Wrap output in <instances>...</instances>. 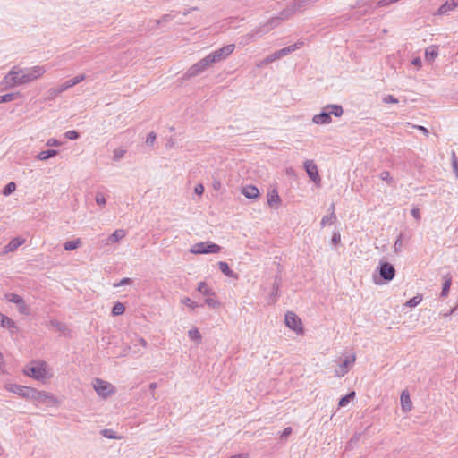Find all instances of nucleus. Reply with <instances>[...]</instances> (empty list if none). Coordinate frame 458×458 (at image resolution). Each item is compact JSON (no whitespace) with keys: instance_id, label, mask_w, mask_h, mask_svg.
Masks as SVG:
<instances>
[{"instance_id":"f257e3e1","label":"nucleus","mask_w":458,"mask_h":458,"mask_svg":"<svg viewBox=\"0 0 458 458\" xmlns=\"http://www.w3.org/2000/svg\"><path fill=\"white\" fill-rule=\"evenodd\" d=\"M46 72L45 66L40 65L24 69L13 66L4 76L3 85L4 88H13L18 85L26 84L41 77Z\"/></svg>"},{"instance_id":"f03ea898","label":"nucleus","mask_w":458,"mask_h":458,"mask_svg":"<svg viewBox=\"0 0 458 458\" xmlns=\"http://www.w3.org/2000/svg\"><path fill=\"white\" fill-rule=\"evenodd\" d=\"M344 110L340 105H327L320 114H316L312 118V122L316 124H328L332 122L331 115L340 117L343 115Z\"/></svg>"},{"instance_id":"7ed1b4c3","label":"nucleus","mask_w":458,"mask_h":458,"mask_svg":"<svg viewBox=\"0 0 458 458\" xmlns=\"http://www.w3.org/2000/svg\"><path fill=\"white\" fill-rule=\"evenodd\" d=\"M281 20L278 16L271 18L267 23L260 25L251 32L248 33L243 37V43L248 44L250 41L254 40L257 38L267 33L271 30L276 28L281 23Z\"/></svg>"},{"instance_id":"20e7f679","label":"nucleus","mask_w":458,"mask_h":458,"mask_svg":"<svg viewBox=\"0 0 458 458\" xmlns=\"http://www.w3.org/2000/svg\"><path fill=\"white\" fill-rule=\"evenodd\" d=\"M84 80H85V75L84 74H80V75H77V76H75L74 78H72L71 80H68L67 81H65L64 83L59 85L56 88H51L47 91V94H48L47 98H48V99H55L58 95H60L61 93L64 92L68 89L77 85L78 83L83 81Z\"/></svg>"},{"instance_id":"39448f33","label":"nucleus","mask_w":458,"mask_h":458,"mask_svg":"<svg viewBox=\"0 0 458 458\" xmlns=\"http://www.w3.org/2000/svg\"><path fill=\"white\" fill-rule=\"evenodd\" d=\"M221 250V247L214 243L212 242H199L195 244H193L191 249L190 252L192 254H216L218 253Z\"/></svg>"},{"instance_id":"423d86ee","label":"nucleus","mask_w":458,"mask_h":458,"mask_svg":"<svg viewBox=\"0 0 458 458\" xmlns=\"http://www.w3.org/2000/svg\"><path fill=\"white\" fill-rule=\"evenodd\" d=\"M211 66L210 61L208 56L200 59L199 62L191 65L187 72L184 73V79H190L192 77H196L200 73L204 72L208 67Z\"/></svg>"},{"instance_id":"0eeeda50","label":"nucleus","mask_w":458,"mask_h":458,"mask_svg":"<svg viewBox=\"0 0 458 458\" xmlns=\"http://www.w3.org/2000/svg\"><path fill=\"white\" fill-rule=\"evenodd\" d=\"M235 45L234 44H229L227 46H225L219 49H216L208 55V58L210 61L211 65L214 64H216L222 60H225L227 58L234 50Z\"/></svg>"},{"instance_id":"6e6552de","label":"nucleus","mask_w":458,"mask_h":458,"mask_svg":"<svg viewBox=\"0 0 458 458\" xmlns=\"http://www.w3.org/2000/svg\"><path fill=\"white\" fill-rule=\"evenodd\" d=\"M235 45L234 44H229L227 46H225L219 49H216L208 55V58L210 61L211 65L214 64H216L222 60H225L227 58L234 50Z\"/></svg>"},{"instance_id":"1a4fd4ad","label":"nucleus","mask_w":458,"mask_h":458,"mask_svg":"<svg viewBox=\"0 0 458 458\" xmlns=\"http://www.w3.org/2000/svg\"><path fill=\"white\" fill-rule=\"evenodd\" d=\"M235 45L234 44H229L227 46H225L219 49H216L208 55V58L210 61L211 65L214 64H216L222 60H225L227 58L234 50Z\"/></svg>"},{"instance_id":"9d476101","label":"nucleus","mask_w":458,"mask_h":458,"mask_svg":"<svg viewBox=\"0 0 458 458\" xmlns=\"http://www.w3.org/2000/svg\"><path fill=\"white\" fill-rule=\"evenodd\" d=\"M5 388L11 392L18 394L19 396L30 400L33 396V394L35 393V388H31L29 386H21V385H16V384H10L6 385Z\"/></svg>"},{"instance_id":"9b49d317","label":"nucleus","mask_w":458,"mask_h":458,"mask_svg":"<svg viewBox=\"0 0 458 458\" xmlns=\"http://www.w3.org/2000/svg\"><path fill=\"white\" fill-rule=\"evenodd\" d=\"M4 298L8 301L16 304L21 314L28 315L30 313V309L21 296L13 293H5Z\"/></svg>"},{"instance_id":"f8f14e48","label":"nucleus","mask_w":458,"mask_h":458,"mask_svg":"<svg viewBox=\"0 0 458 458\" xmlns=\"http://www.w3.org/2000/svg\"><path fill=\"white\" fill-rule=\"evenodd\" d=\"M93 386L98 394L104 398L109 396L114 392V386L110 383L100 378L95 379Z\"/></svg>"},{"instance_id":"ddd939ff","label":"nucleus","mask_w":458,"mask_h":458,"mask_svg":"<svg viewBox=\"0 0 458 458\" xmlns=\"http://www.w3.org/2000/svg\"><path fill=\"white\" fill-rule=\"evenodd\" d=\"M377 269L381 278L386 282L391 281L395 276V268L389 262L380 261Z\"/></svg>"},{"instance_id":"4468645a","label":"nucleus","mask_w":458,"mask_h":458,"mask_svg":"<svg viewBox=\"0 0 458 458\" xmlns=\"http://www.w3.org/2000/svg\"><path fill=\"white\" fill-rule=\"evenodd\" d=\"M284 321L285 325L292 330L295 331L296 333L302 332L301 320L293 312H287L285 314Z\"/></svg>"},{"instance_id":"2eb2a0df","label":"nucleus","mask_w":458,"mask_h":458,"mask_svg":"<svg viewBox=\"0 0 458 458\" xmlns=\"http://www.w3.org/2000/svg\"><path fill=\"white\" fill-rule=\"evenodd\" d=\"M35 393L33 394L34 397H31L30 400L36 401L39 404L54 405L56 403V400L52 394L37 389H35Z\"/></svg>"},{"instance_id":"dca6fc26","label":"nucleus","mask_w":458,"mask_h":458,"mask_svg":"<svg viewBox=\"0 0 458 458\" xmlns=\"http://www.w3.org/2000/svg\"><path fill=\"white\" fill-rule=\"evenodd\" d=\"M304 168L308 176L313 182L318 183L320 182L318 167L312 160H306L304 162Z\"/></svg>"},{"instance_id":"f3484780","label":"nucleus","mask_w":458,"mask_h":458,"mask_svg":"<svg viewBox=\"0 0 458 458\" xmlns=\"http://www.w3.org/2000/svg\"><path fill=\"white\" fill-rule=\"evenodd\" d=\"M355 362V356L346 357L339 367L335 370V375L338 377H344L349 371V369Z\"/></svg>"},{"instance_id":"a211bd4d","label":"nucleus","mask_w":458,"mask_h":458,"mask_svg":"<svg viewBox=\"0 0 458 458\" xmlns=\"http://www.w3.org/2000/svg\"><path fill=\"white\" fill-rule=\"evenodd\" d=\"M456 7H458V0H447L438 8V10L437 11V14H446L449 12L454 11Z\"/></svg>"},{"instance_id":"6ab92c4d","label":"nucleus","mask_w":458,"mask_h":458,"mask_svg":"<svg viewBox=\"0 0 458 458\" xmlns=\"http://www.w3.org/2000/svg\"><path fill=\"white\" fill-rule=\"evenodd\" d=\"M126 233L125 231L123 229H117L115 230L112 234H110L106 239V245H111L118 242L120 240L123 239L125 237Z\"/></svg>"},{"instance_id":"aec40b11","label":"nucleus","mask_w":458,"mask_h":458,"mask_svg":"<svg viewBox=\"0 0 458 458\" xmlns=\"http://www.w3.org/2000/svg\"><path fill=\"white\" fill-rule=\"evenodd\" d=\"M27 375L35 378L41 379L45 377V369L42 365L32 366L26 371Z\"/></svg>"},{"instance_id":"412c9836","label":"nucleus","mask_w":458,"mask_h":458,"mask_svg":"<svg viewBox=\"0 0 458 458\" xmlns=\"http://www.w3.org/2000/svg\"><path fill=\"white\" fill-rule=\"evenodd\" d=\"M242 193L247 198V199H257L259 196V191L256 186L253 185H247L242 188Z\"/></svg>"},{"instance_id":"4be33fe9","label":"nucleus","mask_w":458,"mask_h":458,"mask_svg":"<svg viewBox=\"0 0 458 458\" xmlns=\"http://www.w3.org/2000/svg\"><path fill=\"white\" fill-rule=\"evenodd\" d=\"M267 204L271 208H276L277 205L281 202V198L276 189H273L267 193Z\"/></svg>"},{"instance_id":"5701e85b","label":"nucleus","mask_w":458,"mask_h":458,"mask_svg":"<svg viewBox=\"0 0 458 458\" xmlns=\"http://www.w3.org/2000/svg\"><path fill=\"white\" fill-rule=\"evenodd\" d=\"M401 406L403 411H410L412 408V403L410 394L407 391H403L401 394Z\"/></svg>"},{"instance_id":"b1692460","label":"nucleus","mask_w":458,"mask_h":458,"mask_svg":"<svg viewBox=\"0 0 458 458\" xmlns=\"http://www.w3.org/2000/svg\"><path fill=\"white\" fill-rule=\"evenodd\" d=\"M302 45H303V42L298 41L295 44H293V45L284 47L280 50H277L278 55L280 56V58H282L283 56H285V55L294 52L295 50L299 49Z\"/></svg>"},{"instance_id":"393cba45","label":"nucleus","mask_w":458,"mask_h":458,"mask_svg":"<svg viewBox=\"0 0 458 458\" xmlns=\"http://www.w3.org/2000/svg\"><path fill=\"white\" fill-rule=\"evenodd\" d=\"M0 325L3 327L8 328L10 330L17 328L15 322L13 319H11L9 317L4 315L1 312H0Z\"/></svg>"},{"instance_id":"a878e982","label":"nucleus","mask_w":458,"mask_h":458,"mask_svg":"<svg viewBox=\"0 0 458 458\" xmlns=\"http://www.w3.org/2000/svg\"><path fill=\"white\" fill-rule=\"evenodd\" d=\"M217 266L221 272L228 277L237 278V275L229 267L228 264L225 261H219Z\"/></svg>"},{"instance_id":"bb28decb","label":"nucleus","mask_w":458,"mask_h":458,"mask_svg":"<svg viewBox=\"0 0 458 458\" xmlns=\"http://www.w3.org/2000/svg\"><path fill=\"white\" fill-rule=\"evenodd\" d=\"M438 55V48L437 46H430L425 50V58L427 61H433Z\"/></svg>"},{"instance_id":"cd10ccee","label":"nucleus","mask_w":458,"mask_h":458,"mask_svg":"<svg viewBox=\"0 0 458 458\" xmlns=\"http://www.w3.org/2000/svg\"><path fill=\"white\" fill-rule=\"evenodd\" d=\"M25 240L21 238H13L6 246L5 250L6 251H14L17 250L21 245L24 243Z\"/></svg>"},{"instance_id":"c85d7f7f","label":"nucleus","mask_w":458,"mask_h":458,"mask_svg":"<svg viewBox=\"0 0 458 458\" xmlns=\"http://www.w3.org/2000/svg\"><path fill=\"white\" fill-rule=\"evenodd\" d=\"M58 154V150L55 149H48V150H43L39 152L37 156V158L38 160H47L48 158L54 157Z\"/></svg>"},{"instance_id":"c756f323","label":"nucleus","mask_w":458,"mask_h":458,"mask_svg":"<svg viewBox=\"0 0 458 458\" xmlns=\"http://www.w3.org/2000/svg\"><path fill=\"white\" fill-rule=\"evenodd\" d=\"M452 284V277L449 275L445 276V282L443 284L442 291L440 293L441 297H445L450 290V286Z\"/></svg>"},{"instance_id":"7c9ffc66","label":"nucleus","mask_w":458,"mask_h":458,"mask_svg":"<svg viewBox=\"0 0 458 458\" xmlns=\"http://www.w3.org/2000/svg\"><path fill=\"white\" fill-rule=\"evenodd\" d=\"M296 11H293V6L291 4L287 8L284 9L278 15L279 19L283 21L288 20Z\"/></svg>"},{"instance_id":"2f4dec72","label":"nucleus","mask_w":458,"mask_h":458,"mask_svg":"<svg viewBox=\"0 0 458 458\" xmlns=\"http://www.w3.org/2000/svg\"><path fill=\"white\" fill-rule=\"evenodd\" d=\"M49 326L52 327V328H55L56 331H59V332H62V333H64L66 330H67V327L65 324L56 320V319H52L49 321Z\"/></svg>"},{"instance_id":"473e14b6","label":"nucleus","mask_w":458,"mask_h":458,"mask_svg":"<svg viewBox=\"0 0 458 458\" xmlns=\"http://www.w3.org/2000/svg\"><path fill=\"white\" fill-rule=\"evenodd\" d=\"M354 397L355 392H350L349 394L340 398L338 405L340 407H345L350 403V401L352 400Z\"/></svg>"},{"instance_id":"72a5a7b5","label":"nucleus","mask_w":458,"mask_h":458,"mask_svg":"<svg viewBox=\"0 0 458 458\" xmlns=\"http://www.w3.org/2000/svg\"><path fill=\"white\" fill-rule=\"evenodd\" d=\"M197 290L206 296L213 294L212 290L208 286V284L205 282H199L198 284Z\"/></svg>"},{"instance_id":"f704fd0d","label":"nucleus","mask_w":458,"mask_h":458,"mask_svg":"<svg viewBox=\"0 0 458 458\" xmlns=\"http://www.w3.org/2000/svg\"><path fill=\"white\" fill-rule=\"evenodd\" d=\"M80 244H81V240L76 239V240L66 242L64 244V247L65 250H73L77 249L80 246Z\"/></svg>"},{"instance_id":"c9c22d12","label":"nucleus","mask_w":458,"mask_h":458,"mask_svg":"<svg viewBox=\"0 0 458 458\" xmlns=\"http://www.w3.org/2000/svg\"><path fill=\"white\" fill-rule=\"evenodd\" d=\"M335 221H336L335 214L331 213L330 215L325 216L322 217L320 225L322 227H324V226H326V225L334 224Z\"/></svg>"},{"instance_id":"e433bc0d","label":"nucleus","mask_w":458,"mask_h":458,"mask_svg":"<svg viewBox=\"0 0 458 458\" xmlns=\"http://www.w3.org/2000/svg\"><path fill=\"white\" fill-rule=\"evenodd\" d=\"M124 310H125L124 305L123 303H121V302H116L113 306L112 314L114 316H119V315L123 314Z\"/></svg>"},{"instance_id":"4c0bfd02","label":"nucleus","mask_w":458,"mask_h":458,"mask_svg":"<svg viewBox=\"0 0 458 458\" xmlns=\"http://www.w3.org/2000/svg\"><path fill=\"white\" fill-rule=\"evenodd\" d=\"M422 301V296L418 294L416 296H414L413 298L410 299L406 303L405 305L407 307H410V308H414L416 307L417 305H419Z\"/></svg>"},{"instance_id":"58836bf2","label":"nucleus","mask_w":458,"mask_h":458,"mask_svg":"<svg viewBox=\"0 0 458 458\" xmlns=\"http://www.w3.org/2000/svg\"><path fill=\"white\" fill-rule=\"evenodd\" d=\"M16 189V184L13 182H9L5 185V187L3 190V194L4 196H8L11 193H13Z\"/></svg>"},{"instance_id":"ea45409f","label":"nucleus","mask_w":458,"mask_h":458,"mask_svg":"<svg viewBox=\"0 0 458 458\" xmlns=\"http://www.w3.org/2000/svg\"><path fill=\"white\" fill-rule=\"evenodd\" d=\"M182 303L188 306L189 308L195 309L197 307H202V305L198 304L196 301H192L189 297H185L182 300Z\"/></svg>"},{"instance_id":"a19ab883","label":"nucleus","mask_w":458,"mask_h":458,"mask_svg":"<svg viewBox=\"0 0 458 458\" xmlns=\"http://www.w3.org/2000/svg\"><path fill=\"white\" fill-rule=\"evenodd\" d=\"M16 97H17V94H15V93H8V94L0 96V104L13 101L16 98Z\"/></svg>"},{"instance_id":"79ce46f5","label":"nucleus","mask_w":458,"mask_h":458,"mask_svg":"<svg viewBox=\"0 0 458 458\" xmlns=\"http://www.w3.org/2000/svg\"><path fill=\"white\" fill-rule=\"evenodd\" d=\"M125 153H126V151L123 148H115L114 150L113 160L119 161L120 159H122Z\"/></svg>"},{"instance_id":"37998d69","label":"nucleus","mask_w":458,"mask_h":458,"mask_svg":"<svg viewBox=\"0 0 458 458\" xmlns=\"http://www.w3.org/2000/svg\"><path fill=\"white\" fill-rule=\"evenodd\" d=\"M382 101L385 104H397L399 100L393 95H386L382 98Z\"/></svg>"},{"instance_id":"c03bdc74","label":"nucleus","mask_w":458,"mask_h":458,"mask_svg":"<svg viewBox=\"0 0 458 458\" xmlns=\"http://www.w3.org/2000/svg\"><path fill=\"white\" fill-rule=\"evenodd\" d=\"M101 435L108 439H117L118 437L115 436L114 432L111 429H102Z\"/></svg>"},{"instance_id":"a18cd8bd","label":"nucleus","mask_w":458,"mask_h":458,"mask_svg":"<svg viewBox=\"0 0 458 458\" xmlns=\"http://www.w3.org/2000/svg\"><path fill=\"white\" fill-rule=\"evenodd\" d=\"M174 18V15H173L171 13H167V14L163 15L159 20L156 21V22L157 25L164 24V23L169 22Z\"/></svg>"},{"instance_id":"49530a36","label":"nucleus","mask_w":458,"mask_h":458,"mask_svg":"<svg viewBox=\"0 0 458 458\" xmlns=\"http://www.w3.org/2000/svg\"><path fill=\"white\" fill-rule=\"evenodd\" d=\"M188 334H189V337L191 340H200L201 339V335L197 328H192V329L189 330Z\"/></svg>"},{"instance_id":"de8ad7c7","label":"nucleus","mask_w":458,"mask_h":458,"mask_svg":"<svg viewBox=\"0 0 458 458\" xmlns=\"http://www.w3.org/2000/svg\"><path fill=\"white\" fill-rule=\"evenodd\" d=\"M95 200L98 205L99 206H105L106 203V198L103 193L98 192L95 197Z\"/></svg>"},{"instance_id":"09e8293b","label":"nucleus","mask_w":458,"mask_h":458,"mask_svg":"<svg viewBox=\"0 0 458 458\" xmlns=\"http://www.w3.org/2000/svg\"><path fill=\"white\" fill-rule=\"evenodd\" d=\"M64 136H65L66 139L74 140H77L80 137V134H79L78 131L72 130V131H66L64 133Z\"/></svg>"},{"instance_id":"8fccbe9b","label":"nucleus","mask_w":458,"mask_h":458,"mask_svg":"<svg viewBox=\"0 0 458 458\" xmlns=\"http://www.w3.org/2000/svg\"><path fill=\"white\" fill-rule=\"evenodd\" d=\"M278 59H280V56L278 55V51H276L273 54L267 55L266 57V59L264 60V62L266 64H269V63L275 62L276 60H278Z\"/></svg>"},{"instance_id":"3c124183","label":"nucleus","mask_w":458,"mask_h":458,"mask_svg":"<svg viewBox=\"0 0 458 458\" xmlns=\"http://www.w3.org/2000/svg\"><path fill=\"white\" fill-rule=\"evenodd\" d=\"M402 247H403V234H399V236L397 237V239L394 244V251L395 252L400 251Z\"/></svg>"},{"instance_id":"603ef678","label":"nucleus","mask_w":458,"mask_h":458,"mask_svg":"<svg viewBox=\"0 0 458 458\" xmlns=\"http://www.w3.org/2000/svg\"><path fill=\"white\" fill-rule=\"evenodd\" d=\"M380 179L387 182L388 183L393 182V178L391 177L390 173L388 171H383L380 174Z\"/></svg>"},{"instance_id":"864d4df0","label":"nucleus","mask_w":458,"mask_h":458,"mask_svg":"<svg viewBox=\"0 0 458 458\" xmlns=\"http://www.w3.org/2000/svg\"><path fill=\"white\" fill-rule=\"evenodd\" d=\"M205 304H207L210 308H216L219 306V302L213 298H207L205 300Z\"/></svg>"},{"instance_id":"5fc2aeb1","label":"nucleus","mask_w":458,"mask_h":458,"mask_svg":"<svg viewBox=\"0 0 458 458\" xmlns=\"http://www.w3.org/2000/svg\"><path fill=\"white\" fill-rule=\"evenodd\" d=\"M156 140V134L155 132L151 131L150 133L148 134L147 136V139H146V143L148 145H153L154 142Z\"/></svg>"},{"instance_id":"6e6d98bb","label":"nucleus","mask_w":458,"mask_h":458,"mask_svg":"<svg viewBox=\"0 0 458 458\" xmlns=\"http://www.w3.org/2000/svg\"><path fill=\"white\" fill-rule=\"evenodd\" d=\"M46 145L47 147H58L61 145V142L59 140H57L56 139L51 138V139L47 140Z\"/></svg>"},{"instance_id":"4d7b16f0","label":"nucleus","mask_w":458,"mask_h":458,"mask_svg":"<svg viewBox=\"0 0 458 458\" xmlns=\"http://www.w3.org/2000/svg\"><path fill=\"white\" fill-rule=\"evenodd\" d=\"M131 282H132V280L131 278L125 277V278H123L118 284H115L114 286L118 287V286L130 284H131Z\"/></svg>"},{"instance_id":"13d9d810","label":"nucleus","mask_w":458,"mask_h":458,"mask_svg":"<svg viewBox=\"0 0 458 458\" xmlns=\"http://www.w3.org/2000/svg\"><path fill=\"white\" fill-rule=\"evenodd\" d=\"M452 166L454 172L458 171V162L454 151L452 153Z\"/></svg>"},{"instance_id":"bf43d9fd","label":"nucleus","mask_w":458,"mask_h":458,"mask_svg":"<svg viewBox=\"0 0 458 458\" xmlns=\"http://www.w3.org/2000/svg\"><path fill=\"white\" fill-rule=\"evenodd\" d=\"M340 240H341L340 233H339V232H335V233H333V236H332V240H331V241H332V242H333L334 244H337V243L340 242Z\"/></svg>"},{"instance_id":"052dcab7","label":"nucleus","mask_w":458,"mask_h":458,"mask_svg":"<svg viewBox=\"0 0 458 458\" xmlns=\"http://www.w3.org/2000/svg\"><path fill=\"white\" fill-rule=\"evenodd\" d=\"M413 127H414V128H416L417 130H419V131H422V132H423V134H424V135H426V136H428V133H429L428 130L426 127H424V126H421V125H414Z\"/></svg>"},{"instance_id":"680f3d73","label":"nucleus","mask_w":458,"mask_h":458,"mask_svg":"<svg viewBox=\"0 0 458 458\" xmlns=\"http://www.w3.org/2000/svg\"><path fill=\"white\" fill-rule=\"evenodd\" d=\"M195 193L198 194V195H201L204 191V187L202 184H197L195 186Z\"/></svg>"},{"instance_id":"e2e57ef3","label":"nucleus","mask_w":458,"mask_h":458,"mask_svg":"<svg viewBox=\"0 0 458 458\" xmlns=\"http://www.w3.org/2000/svg\"><path fill=\"white\" fill-rule=\"evenodd\" d=\"M411 215L416 220L420 219V210L418 208H412Z\"/></svg>"},{"instance_id":"0e129e2a","label":"nucleus","mask_w":458,"mask_h":458,"mask_svg":"<svg viewBox=\"0 0 458 458\" xmlns=\"http://www.w3.org/2000/svg\"><path fill=\"white\" fill-rule=\"evenodd\" d=\"M292 433V428H285L281 435L282 437H286Z\"/></svg>"},{"instance_id":"69168bd1","label":"nucleus","mask_w":458,"mask_h":458,"mask_svg":"<svg viewBox=\"0 0 458 458\" xmlns=\"http://www.w3.org/2000/svg\"><path fill=\"white\" fill-rule=\"evenodd\" d=\"M411 64H412L413 65H415V66H420V64H421V60H420V57H415V58H413V59H412Z\"/></svg>"},{"instance_id":"338daca9","label":"nucleus","mask_w":458,"mask_h":458,"mask_svg":"<svg viewBox=\"0 0 458 458\" xmlns=\"http://www.w3.org/2000/svg\"><path fill=\"white\" fill-rule=\"evenodd\" d=\"M229 458H248V454L242 453V454H238L236 455L230 456Z\"/></svg>"},{"instance_id":"774afa93","label":"nucleus","mask_w":458,"mask_h":458,"mask_svg":"<svg viewBox=\"0 0 458 458\" xmlns=\"http://www.w3.org/2000/svg\"><path fill=\"white\" fill-rule=\"evenodd\" d=\"M328 211L330 212V214L331 213L335 214V203H332L330 205V208H328Z\"/></svg>"}]
</instances>
